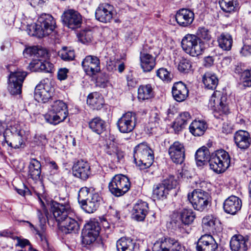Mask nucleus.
I'll use <instances>...</instances> for the list:
<instances>
[{"instance_id": "nucleus-49", "label": "nucleus", "mask_w": 251, "mask_h": 251, "mask_svg": "<svg viewBox=\"0 0 251 251\" xmlns=\"http://www.w3.org/2000/svg\"><path fill=\"white\" fill-rule=\"evenodd\" d=\"M217 219L211 215H206L202 220V226L204 229L208 231H213Z\"/></svg>"}, {"instance_id": "nucleus-60", "label": "nucleus", "mask_w": 251, "mask_h": 251, "mask_svg": "<svg viewBox=\"0 0 251 251\" xmlns=\"http://www.w3.org/2000/svg\"><path fill=\"white\" fill-rule=\"evenodd\" d=\"M36 47H30L26 48L23 51V54L25 57H33L35 58Z\"/></svg>"}, {"instance_id": "nucleus-42", "label": "nucleus", "mask_w": 251, "mask_h": 251, "mask_svg": "<svg viewBox=\"0 0 251 251\" xmlns=\"http://www.w3.org/2000/svg\"><path fill=\"white\" fill-rule=\"evenodd\" d=\"M105 152L109 155L116 156L118 160L124 156L123 152L119 150L117 144L114 141H110L107 144Z\"/></svg>"}, {"instance_id": "nucleus-29", "label": "nucleus", "mask_w": 251, "mask_h": 251, "mask_svg": "<svg viewBox=\"0 0 251 251\" xmlns=\"http://www.w3.org/2000/svg\"><path fill=\"white\" fill-rule=\"evenodd\" d=\"M116 247L118 251H138V245L132 239L122 237L117 241Z\"/></svg>"}, {"instance_id": "nucleus-14", "label": "nucleus", "mask_w": 251, "mask_h": 251, "mask_svg": "<svg viewBox=\"0 0 251 251\" xmlns=\"http://www.w3.org/2000/svg\"><path fill=\"white\" fill-rule=\"evenodd\" d=\"M218 244L210 234H204L198 239L197 251H218Z\"/></svg>"}, {"instance_id": "nucleus-57", "label": "nucleus", "mask_w": 251, "mask_h": 251, "mask_svg": "<svg viewBox=\"0 0 251 251\" xmlns=\"http://www.w3.org/2000/svg\"><path fill=\"white\" fill-rule=\"evenodd\" d=\"M118 67V71L119 73H122L125 70V64L123 62H120L119 60H113L110 61L108 64L107 67L109 71H112L116 69Z\"/></svg>"}, {"instance_id": "nucleus-4", "label": "nucleus", "mask_w": 251, "mask_h": 251, "mask_svg": "<svg viewBox=\"0 0 251 251\" xmlns=\"http://www.w3.org/2000/svg\"><path fill=\"white\" fill-rule=\"evenodd\" d=\"M209 103L214 107V116L217 119L226 115L229 113L227 103V95L224 91H216L211 96Z\"/></svg>"}, {"instance_id": "nucleus-38", "label": "nucleus", "mask_w": 251, "mask_h": 251, "mask_svg": "<svg viewBox=\"0 0 251 251\" xmlns=\"http://www.w3.org/2000/svg\"><path fill=\"white\" fill-rule=\"evenodd\" d=\"M153 97V91L151 84L140 85L138 89V98L139 100H145Z\"/></svg>"}, {"instance_id": "nucleus-62", "label": "nucleus", "mask_w": 251, "mask_h": 251, "mask_svg": "<svg viewBox=\"0 0 251 251\" xmlns=\"http://www.w3.org/2000/svg\"><path fill=\"white\" fill-rule=\"evenodd\" d=\"M17 193L21 196L26 197L31 195V192L29 189L23 184L22 188H16Z\"/></svg>"}, {"instance_id": "nucleus-40", "label": "nucleus", "mask_w": 251, "mask_h": 251, "mask_svg": "<svg viewBox=\"0 0 251 251\" xmlns=\"http://www.w3.org/2000/svg\"><path fill=\"white\" fill-rule=\"evenodd\" d=\"M219 4L224 12L231 13L236 10L238 3L237 0H220Z\"/></svg>"}, {"instance_id": "nucleus-19", "label": "nucleus", "mask_w": 251, "mask_h": 251, "mask_svg": "<svg viewBox=\"0 0 251 251\" xmlns=\"http://www.w3.org/2000/svg\"><path fill=\"white\" fill-rule=\"evenodd\" d=\"M168 153L172 160L176 164H181L185 158V148L178 141L175 142L169 148Z\"/></svg>"}, {"instance_id": "nucleus-56", "label": "nucleus", "mask_w": 251, "mask_h": 251, "mask_svg": "<svg viewBox=\"0 0 251 251\" xmlns=\"http://www.w3.org/2000/svg\"><path fill=\"white\" fill-rule=\"evenodd\" d=\"M161 183L169 191L171 189L175 188L177 185L178 182L175 178V176H174L170 175L166 178L164 179L162 181Z\"/></svg>"}, {"instance_id": "nucleus-53", "label": "nucleus", "mask_w": 251, "mask_h": 251, "mask_svg": "<svg viewBox=\"0 0 251 251\" xmlns=\"http://www.w3.org/2000/svg\"><path fill=\"white\" fill-rule=\"evenodd\" d=\"M82 243L85 245H90L94 243L98 237V236L93 234L84 230L82 232Z\"/></svg>"}, {"instance_id": "nucleus-48", "label": "nucleus", "mask_w": 251, "mask_h": 251, "mask_svg": "<svg viewBox=\"0 0 251 251\" xmlns=\"http://www.w3.org/2000/svg\"><path fill=\"white\" fill-rule=\"evenodd\" d=\"M83 230L92 232L93 234L98 236L100 230V223L95 219L90 220L85 225Z\"/></svg>"}, {"instance_id": "nucleus-26", "label": "nucleus", "mask_w": 251, "mask_h": 251, "mask_svg": "<svg viewBox=\"0 0 251 251\" xmlns=\"http://www.w3.org/2000/svg\"><path fill=\"white\" fill-rule=\"evenodd\" d=\"M248 241V237L241 234L233 235L230 239L229 244L231 251H247Z\"/></svg>"}, {"instance_id": "nucleus-28", "label": "nucleus", "mask_w": 251, "mask_h": 251, "mask_svg": "<svg viewBox=\"0 0 251 251\" xmlns=\"http://www.w3.org/2000/svg\"><path fill=\"white\" fill-rule=\"evenodd\" d=\"M101 200V199L98 194H93L81 204L82 207L86 212L92 213L97 210Z\"/></svg>"}, {"instance_id": "nucleus-10", "label": "nucleus", "mask_w": 251, "mask_h": 251, "mask_svg": "<svg viewBox=\"0 0 251 251\" xmlns=\"http://www.w3.org/2000/svg\"><path fill=\"white\" fill-rule=\"evenodd\" d=\"M26 75L25 72L20 71L10 73L8 77V90L11 95L21 93L23 83Z\"/></svg>"}, {"instance_id": "nucleus-2", "label": "nucleus", "mask_w": 251, "mask_h": 251, "mask_svg": "<svg viewBox=\"0 0 251 251\" xmlns=\"http://www.w3.org/2000/svg\"><path fill=\"white\" fill-rule=\"evenodd\" d=\"M134 161L140 169L149 168L153 163L154 155L152 150L146 143L137 145L134 150Z\"/></svg>"}, {"instance_id": "nucleus-55", "label": "nucleus", "mask_w": 251, "mask_h": 251, "mask_svg": "<svg viewBox=\"0 0 251 251\" xmlns=\"http://www.w3.org/2000/svg\"><path fill=\"white\" fill-rule=\"evenodd\" d=\"M90 189L87 187H82L80 189L78 194V200L81 204L84 202L87 199H89L91 195L93 194L90 193Z\"/></svg>"}, {"instance_id": "nucleus-30", "label": "nucleus", "mask_w": 251, "mask_h": 251, "mask_svg": "<svg viewBox=\"0 0 251 251\" xmlns=\"http://www.w3.org/2000/svg\"><path fill=\"white\" fill-rule=\"evenodd\" d=\"M25 134H21L20 132L19 134L13 135L10 137L4 139V141L9 147L14 149L24 148L26 140Z\"/></svg>"}, {"instance_id": "nucleus-36", "label": "nucleus", "mask_w": 251, "mask_h": 251, "mask_svg": "<svg viewBox=\"0 0 251 251\" xmlns=\"http://www.w3.org/2000/svg\"><path fill=\"white\" fill-rule=\"evenodd\" d=\"M106 126V122L100 117L94 118L89 122V128L99 135L105 130Z\"/></svg>"}, {"instance_id": "nucleus-59", "label": "nucleus", "mask_w": 251, "mask_h": 251, "mask_svg": "<svg viewBox=\"0 0 251 251\" xmlns=\"http://www.w3.org/2000/svg\"><path fill=\"white\" fill-rule=\"evenodd\" d=\"M241 77L244 83V85L251 87V71L249 70L244 71L242 74Z\"/></svg>"}, {"instance_id": "nucleus-7", "label": "nucleus", "mask_w": 251, "mask_h": 251, "mask_svg": "<svg viewBox=\"0 0 251 251\" xmlns=\"http://www.w3.org/2000/svg\"><path fill=\"white\" fill-rule=\"evenodd\" d=\"M131 186L129 179L126 176L115 175L108 184L110 193L115 197H120L126 193Z\"/></svg>"}, {"instance_id": "nucleus-11", "label": "nucleus", "mask_w": 251, "mask_h": 251, "mask_svg": "<svg viewBox=\"0 0 251 251\" xmlns=\"http://www.w3.org/2000/svg\"><path fill=\"white\" fill-rule=\"evenodd\" d=\"M137 123L135 113L128 112L123 114L117 122L119 130L123 133H128L133 131Z\"/></svg>"}, {"instance_id": "nucleus-47", "label": "nucleus", "mask_w": 251, "mask_h": 251, "mask_svg": "<svg viewBox=\"0 0 251 251\" xmlns=\"http://www.w3.org/2000/svg\"><path fill=\"white\" fill-rule=\"evenodd\" d=\"M210 157L209 150L205 147L199 149L195 154V158L198 164L199 162L202 163L207 160L209 161Z\"/></svg>"}, {"instance_id": "nucleus-41", "label": "nucleus", "mask_w": 251, "mask_h": 251, "mask_svg": "<svg viewBox=\"0 0 251 251\" xmlns=\"http://www.w3.org/2000/svg\"><path fill=\"white\" fill-rule=\"evenodd\" d=\"M38 200L40 201L41 205V209H37V217L39 220V222L40 224V226L42 228H43V226L46 222V218H48V211L47 209L46 208L45 204L43 202L42 196L38 195Z\"/></svg>"}, {"instance_id": "nucleus-1", "label": "nucleus", "mask_w": 251, "mask_h": 251, "mask_svg": "<svg viewBox=\"0 0 251 251\" xmlns=\"http://www.w3.org/2000/svg\"><path fill=\"white\" fill-rule=\"evenodd\" d=\"M55 25V20L51 15L43 13L39 16L36 24L28 26L27 30L29 35L42 38L51 34Z\"/></svg>"}, {"instance_id": "nucleus-35", "label": "nucleus", "mask_w": 251, "mask_h": 251, "mask_svg": "<svg viewBox=\"0 0 251 251\" xmlns=\"http://www.w3.org/2000/svg\"><path fill=\"white\" fill-rule=\"evenodd\" d=\"M87 103L92 109L99 110L102 107L104 100L100 94L94 92L88 95Z\"/></svg>"}, {"instance_id": "nucleus-37", "label": "nucleus", "mask_w": 251, "mask_h": 251, "mask_svg": "<svg viewBox=\"0 0 251 251\" xmlns=\"http://www.w3.org/2000/svg\"><path fill=\"white\" fill-rule=\"evenodd\" d=\"M202 82L208 89H215L219 82L217 75L210 72H206L202 76Z\"/></svg>"}, {"instance_id": "nucleus-32", "label": "nucleus", "mask_w": 251, "mask_h": 251, "mask_svg": "<svg viewBox=\"0 0 251 251\" xmlns=\"http://www.w3.org/2000/svg\"><path fill=\"white\" fill-rule=\"evenodd\" d=\"M191 119V116L188 112L180 113L173 123V127L176 132L181 130Z\"/></svg>"}, {"instance_id": "nucleus-16", "label": "nucleus", "mask_w": 251, "mask_h": 251, "mask_svg": "<svg viewBox=\"0 0 251 251\" xmlns=\"http://www.w3.org/2000/svg\"><path fill=\"white\" fill-rule=\"evenodd\" d=\"M72 169L74 176L83 180H87L91 174L89 164L82 159L75 162Z\"/></svg>"}, {"instance_id": "nucleus-50", "label": "nucleus", "mask_w": 251, "mask_h": 251, "mask_svg": "<svg viewBox=\"0 0 251 251\" xmlns=\"http://www.w3.org/2000/svg\"><path fill=\"white\" fill-rule=\"evenodd\" d=\"M58 56L65 61H71L75 58V53L73 50L67 47H63L58 52Z\"/></svg>"}, {"instance_id": "nucleus-52", "label": "nucleus", "mask_w": 251, "mask_h": 251, "mask_svg": "<svg viewBox=\"0 0 251 251\" xmlns=\"http://www.w3.org/2000/svg\"><path fill=\"white\" fill-rule=\"evenodd\" d=\"M192 63L186 58H182L178 63L177 69L178 71L184 74L188 73L191 71Z\"/></svg>"}, {"instance_id": "nucleus-21", "label": "nucleus", "mask_w": 251, "mask_h": 251, "mask_svg": "<svg viewBox=\"0 0 251 251\" xmlns=\"http://www.w3.org/2000/svg\"><path fill=\"white\" fill-rule=\"evenodd\" d=\"M73 215V213L59 224L60 230L65 234L76 233L79 229V223Z\"/></svg>"}, {"instance_id": "nucleus-15", "label": "nucleus", "mask_w": 251, "mask_h": 251, "mask_svg": "<svg viewBox=\"0 0 251 251\" xmlns=\"http://www.w3.org/2000/svg\"><path fill=\"white\" fill-rule=\"evenodd\" d=\"M53 90L50 84L41 82L35 88L34 98L38 102L45 103L51 98Z\"/></svg>"}, {"instance_id": "nucleus-34", "label": "nucleus", "mask_w": 251, "mask_h": 251, "mask_svg": "<svg viewBox=\"0 0 251 251\" xmlns=\"http://www.w3.org/2000/svg\"><path fill=\"white\" fill-rule=\"evenodd\" d=\"M207 128V124L204 121L195 120L190 125L189 130L194 136H201L203 135Z\"/></svg>"}, {"instance_id": "nucleus-20", "label": "nucleus", "mask_w": 251, "mask_h": 251, "mask_svg": "<svg viewBox=\"0 0 251 251\" xmlns=\"http://www.w3.org/2000/svg\"><path fill=\"white\" fill-rule=\"evenodd\" d=\"M194 20V13L189 9L182 8L176 14V20L178 25L186 27L190 26Z\"/></svg>"}, {"instance_id": "nucleus-6", "label": "nucleus", "mask_w": 251, "mask_h": 251, "mask_svg": "<svg viewBox=\"0 0 251 251\" xmlns=\"http://www.w3.org/2000/svg\"><path fill=\"white\" fill-rule=\"evenodd\" d=\"M181 46L186 53L192 56L201 54L204 49L201 40L197 35L191 34H187L182 38Z\"/></svg>"}, {"instance_id": "nucleus-46", "label": "nucleus", "mask_w": 251, "mask_h": 251, "mask_svg": "<svg viewBox=\"0 0 251 251\" xmlns=\"http://www.w3.org/2000/svg\"><path fill=\"white\" fill-rule=\"evenodd\" d=\"M78 40L83 44L91 42L93 39V32L89 28L81 30L77 34Z\"/></svg>"}, {"instance_id": "nucleus-54", "label": "nucleus", "mask_w": 251, "mask_h": 251, "mask_svg": "<svg viewBox=\"0 0 251 251\" xmlns=\"http://www.w3.org/2000/svg\"><path fill=\"white\" fill-rule=\"evenodd\" d=\"M156 75L162 80L169 82L172 78V75L166 69L161 68L156 71Z\"/></svg>"}, {"instance_id": "nucleus-17", "label": "nucleus", "mask_w": 251, "mask_h": 251, "mask_svg": "<svg viewBox=\"0 0 251 251\" xmlns=\"http://www.w3.org/2000/svg\"><path fill=\"white\" fill-rule=\"evenodd\" d=\"M82 66L86 74L91 76L95 75L100 70V59L96 56H86L82 62Z\"/></svg>"}, {"instance_id": "nucleus-12", "label": "nucleus", "mask_w": 251, "mask_h": 251, "mask_svg": "<svg viewBox=\"0 0 251 251\" xmlns=\"http://www.w3.org/2000/svg\"><path fill=\"white\" fill-rule=\"evenodd\" d=\"M51 209L53 215L58 224L73 213L70 204L68 203H60L54 202L52 204Z\"/></svg>"}, {"instance_id": "nucleus-58", "label": "nucleus", "mask_w": 251, "mask_h": 251, "mask_svg": "<svg viewBox=\"0 0 251 251\" xmlns=\"http://www.w3.org/2000/svg\"><path fill=\"white\" fill-rule=\"evenodd\" d=\"M197 34L199 38H201L206 41H209L211 39V32L208 29L205 27H199Z\"/></svg>"}, {"instance_id": "nucleus-13", "label": "nucleus", "mask_w": 251, "mask_h": 251, "mask_svg": "<svg viewBox=\"0 0 251 251\" xmlns=\"http://www.w3.org/2000/svg\"><path fill=\"white\" fill-rule=\"evenodd\" d=\"M64 24L69 28L74 29L79 27L82 24L80 14L74 10H68L64 12L62 16Z\"/></svg>"}, {"instance_id": "nucleus-25", "label": "nucleus", "mask_w": 251, "mask_h": 251, "mask_svg": "<svg viewBox=\"0 0 251 251\" xmlns=\"http://www.w3.org/2000/svg\"><path fill=\"white\" fill-rule=\"evenodd\" d=\"M140 60L141 67L145 72H150L155 66V58L147 52L146 47L140 52Z\"/></svg>"}, {"instance_id": "nucleus-18", "label": "nucleus", "mask_w": 251, "mask_h": 251, "mask_svg": "<svg viewBox=\"0 0 251 251\" xmlns=\"http://www.w3.org/2000/svg\"><path fill=\"white\" fill-rule=\"evenodd\" d=\"M114 7L107 3L100 4L96 9L95 17L97 20L102 23L110 22L113 16Z\"/></svg>"}, {"instance_id": "nucleus-31", "label": "nucleus", "mask_w": 251, "mask_h": 251, "mask_svg": "<svg viewBox=\"0 0 251 251\" xmlns=\"http://www.w3.org/2000/svg\"><path fill=\"white\" fill-rule=\"evenodd\" d=\"M219 47L223 50L229 51L231 49L233 39L232 36L227 32H222L217 37Z\"/></svg>"}, {"instance_id": "nucleus-61", "label": "nucleus", "mask_w": 251, "mask_h": 251, "mask_svg": "<svg viewBox=\"0 0 251 251\" xmlns=\"http://www.w3.org/2000/svg\"><path fill=\"white\" fill-rule=\"evenodd\" d=\"M68 69L66 68H60L57 73V78L60 80H63L67 78Z\"/></svg>"}, {"instance_id": "nucleus-43", "label": "nucleus", "mask_w": 251, "mask_h": 251, "mask_svg": "<svg viewBox=\"0 0 251 251\" xmlns=\"http://www.w3.org/2000/svg\"><path fill=\"white\" fill-rule=\"evenodd\" d=\"M169 190L161 183L154 185L153 189V196L158 200H164L167 198Z\"/></svg>"}, {"instance_id": "nucleus-63", "label": "nucleus", "mask_w": 251, "mask_h": 251, "mask_svg": "<svg viewBox=\"0 0 251 251\" xmlns=\"http://www.w3.org/2000/svg\"><path fill=\"white\" fill-rule=\"evenodd\" d=\"M240 52L245 56L251 55V45L245 44L242 48Z\"/></svg>"}, {"instance_id": "nucleus-9", "label": "nucleus", "mask_w": 251, "mask_h": 251, "mask_svg": "<svg viewBox=\"0 0 251 251\" xmlns=\"http://www.w3.org/2000/svg\"><path fill=\"white\" fill-rule=\"evenodd\" d=\"M184 247L177 240L166 237L156 241L152 247V251H184Z\"/></svg>"}, {"instance_id": "nucleus-64", "label": "nucleus", "mask_w": 251, "mask_h": 251, "mask_svg": "<svg viewBox=\"0 0 251 251\" xmlns=\"http://www.w3.org/2000/svg\"><path fill=\"white\" fill-rule=\"evenodd\" d=\"M35 142L39 146H43L47 143V140L45 135L40 134L35 137Z\"/></svg>"}, {"instance_id": "nucleus-23", "label": "nucleus", "mask_w": 251, "mask_h": 251, "mask_svg": "<svg viewBox=\"0 0 251 251\" xmlns=\"http://www.w3.org/2000/svg\"><path fill=\"white\" fill-rule=\"evenodd\" d=\"M234 140L236 146L241 150H246L251 144L250 133L245 130H239L234 135Z\"/></svg>"}, {"instance_id": "nucleus-33", "label": "nucleus", "mask_w": 251, "mask_h": 251, "mask_svg": "<svg viewBox=\"0 0 251 251\" xmlns=\"http://www.w3.org/2000/svg\"><path fill=\"white\" fill-rule=\"evenodd\" d=\"M41 173V165L36 159L30 160L28 166V176L34 180L40 179Z\"/></svg>"}, {"instance_id": "nucleus-45", "label": "nucleus", "mask_w": 251, "mask_h": 251, "mask_svg": "<svg viewBox=\"0 0 251 251\" xmlns=\"http://www.w3.org/2000/svg\"><path fill=\"white\" fill-rule=\"evenodd\" d=\"M44 118L47 122L53 125H56L66 119L60 115L51 111V110L44 115Z\"/></svg>"}, {"instance_id": "nucleus-8", "label": "nucleus", "mask_w": 251, "mask_h": 251, "mask_svg": "<svg viewBox=\"0 0 251 251\" xmlns=\"http://www.w3.org/2000/svg\"><path fill=\"white\" fill-rule=\"evenodd\" d=\"M187 197L193 208L200 211L206 208L210 201L209 194L201 189L194 190L188 194Z\"/></svg>"}, {"instance_id": "nucleus-27", "label": "nucleus", "mask_w": 251, "mask_h": 251, "mask_svg": "<svg viewBox=\"0 0 251 251\" xmlns=\"http://www.w3.org/2000/svg\"><path fill=\"white\" fill-rule=\"evenodd\" d=\"M188 90L186 85L179 81L176 82L172 88V94L174 99L178 102L185 100L188 96Z\"/></svg>"}, {"instance_id": "nucleus-22", "label": "nucleus", "mask_w": 251, "mask_h": 251, "mask_svg": "<svg viewBox=\"0 0 251 251\" xmlns=\"http://www.w3.org/2000/svg\"><path fill=\"white\" fill-rule=\"evenodd\" d=\"M242 204L240 199L235 196H231L225 201L223 207L226 213L234 215L241 209Z\"/></svg>"}, {"instance_id": "nucleus-39", "label": "nucleus", "mask_w": 251, "mask_h": 251, "mask_svg": "<svg viewBox=\"0 0 251 251\" xmlns=\"http://www.w3.org/2000/svg\"><path fill=\"white\" fill-rule=\"evenodd\" d=\"M51 111L66 119L68 116V108L66 104L62 100H56L51 105Z\"/></svg>"}, {"instance_id": "nucleus-3", "label": "nucleus", "mask_w": 251, "mask_h": 251, "mask_svg": "<svg viewBox=\"0 0 251 251\" xmlns=\"http://www.w3.org/2000/svg\"><path fill=\"white\" fill-rule=\"evenodd\" d=\"M230 157L228 153L224 150L215 151L210 155L209 164L210 169L220 174L225 172L229 166Z\"/></svg>"}, {"instance_id": "nucleus-44", "label": "nucleus", "mask_w": 251, "mask_h": 251, "mask_svg": "<svg viewBox=\"0 0 251 251\" xmlns=\"http://www.w3.org/2000/svg\"><path fill=\"white\" fill-rule=\"evenodd\" d=\"M180 219L185 225L192 224L196 218V215L191 209H183L180 212Z\"/></svg>"}, {"instance_id": "nucleus-51", "label": "nucleus", "mask_w": 251, "mask_h": 251, "mask_svg": "<svg viewBox=\"0 0 251 251\" xmlns=\"http://www.w3.org/2000/svg\"><path fill=\"white\" fill-rule=\"evenodd\" d=\"M21 132V134H25L24 130L21 129L20 126L18 124H15L13 126H11L7 127L5 132L3 133L4 139L7 138L11 137L13 135L19 134Z\"/></svg>"}, {"instance_id": "nucleus-5", "label": "nucleus", "mask_w": 251, "mask_h": 251, "mask_svg": "<svg viewBox=\"0 0 251 251\" xmlns=\"http://www.w3.org/2000/svg\"><path fill=\"white\" fill-rule=\"evenodd\" d=\"M48 57L47 50L43 48L36 47L35 58H44ZM31 71L43 72L51 73L54 71L53 64L47 61H43L41 59H33L29 65Z\"/></svg>"}, {"instance_id": "nucleus-24", "label": "nucleus", "mask_w": 251, "mask_h": 251, "mask_svg": "<svg viewBox=\"0 0 251 251\" xmlns=\"http://www.w3.org/2000/svg\"><path fill=\"white\" fill-rule=\"evenodd\" d=\"M148 211V203L142 201H138L133 207L132 210V218L137 221H143Z\"/></svg>"}]
</instances>
